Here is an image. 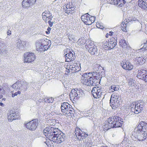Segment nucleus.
<instances>
[{"label": "nucleus", "mask_w": 147, "mask_h": 147, "mask_svg": "<svg viewBox=\"0 0 147 147\" xmlns=\"http://www.w3.org/2000/svg\"><path fill=\"white\" fill-rule=\"evenodd\" d=\"M7 35H9L11 34V31L10 30H8L7 32Z\"/></svg>", "instance_id": "obj_56"}, {"label": "nucleus", "mask_w": 147, "mask_h": 147, "mask_svg": "<svg viewBox=\"0 0 147 147\" xmlns=\"http://www.w3.org/2000/svg\"><path fill=\"white\" fill-rule=\"evenodd\" d=\"M120 117L116 116L108 119V121L111 123L112 128L121 127L123 124V121L121 120Z\"/></svg>", "instance_id": "obj_2"}, {"label": "nucleus", "mask_w": 147, "mask_h": 147, "mask_svg": "<svg viewBox=\"0 0 147 147\" xmlns=\"http://www.w3.org/2000/svg\"><path fill=\"white\" fill-rule=\"evenodd\" d=\"M102 128L104 131L107 130L109 129L112 128V126L111 123L108 121V120L106 122L105 124L103 125Z\"/></svg>", "instance_id": "obj_27"}, {"label": "nucleus", "mask_w": 147, "mask_h": 147, "mask_svg": "<svg viewBox=\"0 0 147 147\" xmlns=\"http://www.w3.org/2000/svg\"><path fill=\"white\" fill-rule=\"evenodd\" d=\"M82 21L86 25H90L93 23L95 20V18L93 17H90L88 13H86L82 16L81 17Z\"/></svg>", "instance_id": "obj_7"}, {"label": "nucleus", "mask_w": 147, "mask_h": 147, "mask_svg": "<svg viewBox=\"0 0 147 147\" xmlns=\"http://www.w3.org/2000/svg\"><path fill=\"white\" fill-rule=\"evenodd\" d=\"M0 105L1 106H3V104L1 102H0Z\"/></svg>", "instance_id": "obj_60"}, {"label": "nucleus", "mask_w": 147, "mask_h": 147, "mask_svg": "<svg viewBox=\"0 0 147 147\" xmlns=\"http://www.w3.org/2000/svg\"><path fill=\"white\" fill-rule=\"evenodd\" d=\"M108 35H109V34H107L106 35V37L107 38L108 37Z\"/></svg>", "instance_id": "obj_64"}, {"label": "nucleus", "mask_w": 147, "mask_h": 147, "mask_svg": "<svg viewBox=\"0 0 147 147\" xmlns=\"http://www.w3.org/2000/svg\"><path fill=\"white\" fill-rule=\"evenodd\" d=\"M142 127V126L139 124L137 127L134 129L133 132H137L142 131L143 128Z\"/></svg>", "instance_id": "obj_35"}, {"label": "nucleus", "mask_w": 147, "mask_h": 147, "mask_svg": "<svg viewBox=\"0 0 147 147\" xmlns=\"http://www.w3.org/2000/svg\"><path fill=\"white\" fill-rule=\"evenodd\" d=\"M143 45H141V46H142V48H141V49H143L144 50H147V43L146 42V43H144Z\"/></svg>", "instance_id": "obj_42"}, {"label": "nucleus", "mask_w": 147, "mask_h": 147, "mask_svg": "<svg viewBox=\"0 0 147 147\" xmlns=\"http://www.w3.org/2000/svg\"><path fill=\"white\" fill-rule=\"evenodd\" d=\"M86 43V47L88 49V52L92 55H97V50L96 46L94 45L91 42L87 45Z\"/></svg>", "instance_id": "obj_10"}, {"label": "nucleus", "mask_w": 147, "mask_h": 147, "mask_svg": "<svg viewBox=\"0 0 147 147\" xmlns=\"http://www.w3.org/2000/svg\"><path fill=\"white\" fill-rule=\"evenodd\" d=\"M66 10V12L67 13H72L74 12V7H71L67 8Z\"/></svg>", "instance_id": "obj_36"}, {"label": "nucleus", "mask_w": 147, "mask_h": 147, "mask_svg": "<svg viewBox=\"0 0 147 147\" xmlns=\"http://www.w3.org/2000/svg\"><path fill=\"white\" fill-rule=\"evenodd\" d=\"M69 40H71L74 38V36L72 35H69Z\"/></svg>", "instance_id": "obj_50"}, {"label": "nucleus", "mask_w": 147, "mask_h": 147, "mask_svg": "<svg viewBox=\"0 0 147 147\" xmlns=\"http://www.w3.org/2000/svg\"><path fill=\"white\" fill-rule=\"evenodd\" d=\"M20 82L19 81H17L15 83L12 85V87L14 89H18L20 85L19 86V84H20Z\"/></svg>", "instance_id": "obj_37"}, {"label": "nucleus", "mask_w": 147, "mask_h": 147, "mask_svg": "<svg viewBox=\"0 0 147 147\" xmlns=\"http://www.w3.org/2000/svg\"><path fill=\"white\" fill-rule=\"evenodd\" d=\"M83 94V92L82 89L76 88L72 89L70 93V98L72 99H74L79 98L82 96Z\"/></svg>", "instance_id": "obj_4"}, {"label": "nucleus", "mask_w": 147, "mask_h": 147, "mask_svg": "<svg viewBox=\"0 0 147 147\" xmlns=\"http://www.w3.org/2000/svg\"><path fill=\"white\" fill-rule=\"evenodd\" d=\"M138 2L140 7L144 9H147V0H138Z\"/></svg>", "instance_id": "obj_25"}, {"label": "nucleus", "mask_w": 147, "mask_h": 147, "mask_svg": "<svg viewBox=\"0 0 147 147\" xmlns=\"http://www.w3.org/2000/svg\"><path fill=\"white\" fill-rule=\"evenodd\" d=\"M36 1V0H23L22 2V5L24 7H29L34 4Z\"/></svg>", "instance_id": "obj_18"}, {"label": "nucleus", "mask_w": 147, "mask_h": 147, "mask_svg": "<svg viewBox=\"0 0 147 147\" xmlns=\"http://www.w3.org/2000/svg\"><path fill=\"white\" fill-rule=\"evenodd\" d=\"M15 96V95L14 94V93H12V97H14Z\"/></svg>", "instance_id": "obj_59"}, {"label": "nucleus", "mask_w": 147, "mask_h": 147, "mask_svg": "<svg viewBox=\"0 0 147 147\" xmlns=\"http://www.w3.org/2000/svg\"><path fill=\"white\" fill-rule=\"evenodd\" d=\"M81 69L80 64L79 62L74 63L72 65L69 67V70L73 73H76L80 71Z\"/></svg>", "instance_id": "obj_14"}, {"label": "nucleus", "mask_w": 147, "mask_h": 147, "mask_svg": "<svg viewBox=\"0 0 147 147\" xmlns=\"http://www.w3.org/2000/svg\"><path fill=\"white\" fill-rule=\"evenodd\" d=\"M90 113V112L89 111H88L87 113H84V116L85 117H89V119L91 120L92 119H91L92 117L90 118V117H91V116H92V114L91 113Z\"/></svg>", "instance_id": "obj_40"}, {"label": "nucleus", "mask_w": 147, "mask_h": 147, "mask_svg": "<svg viewBox=\"0 0 147 147\" xmlns=\"http://www.w3.org/2000/svg\"><path fill=\"white\" fill-rule=\"evenodd\" d=\"M44 101V99H40L36 101V103L37 104H39L40 102Z\"/></svg>", "instance_id": "obj_51"}, {"label": "nucleus", "mask_w": 147, "mask_h": 147, "mask_svg": "<svg viewBox=\"0 0 147 147\" xmlns=\"http://www.w3.org/2000/svg\"><path fill=\"white\" fill-rule=\"evenodd\" d=\"M75 133L76 137L79 140L83 139L88 136V135L85 132L78 128L76 129Z\"/></svg>", "instance_id": "obj_8"}, {"label": "nucleus", "mask_w": 147, "mask_h": 147, "mask_svg": "<svg viewBox=\"0 0 147 147\" xmlns=\"http://www.w3.org/2000/svg\"><path fill=\"white\" fill-rule=\"evenodd\" d=\"M131 18L130 17V18H129V19H128V20H129V21H131Z\"/></svg>", "instance_id": "obj_62"}, {"label": "nucleus", "mask_w": 147, "mask_h": 147, "mask_svg": "<svg viewBox=\"0 0 147 147\" xmlns=\"http://www.w3.org/2000/svg\"><path fill=\"white\" fill-rule=\"evenodd\" d=\"M132 134L131 137L135 141L136 140V139L140 141H143L145 139V138H144L141 131L137 132H132Z\"/></svg>", "instance_id": "obj_13"}, {"label": "nucleus", "mask_w": 147, "mask_h": 147, "mask_svg": "<svg viewBox=\"0 0 147 147\" xmlns=\"http://www.w3.org/2000/svg\"><path fill=\"white\" fill-rule=\"evenodd\" d=\"M47 18H48V20H52V19L53 18V16H52V15L51 14H50L48 16L46 17Z\"/></svg>", "instance_id": "obj_49"}, {"label": "nucleus", "mask_w": 147, "mask_h": 147, "mask_svg": "<svg viewBox=\"0 0 147 147\" xmlns=\"http://www.w3.org/2000/svg\"><path fill=\"white\" fill-rule=\"evenodd\" d=\"M111 100L118 104L119 106L121 103L120 96L117 94H113L112 95Z\"/></svg>", "instance_id": "obj_21"}, {"label": "nucleus", "mask_w": 147, "mask_h": 147, "mask_svg": "<svg viewBox=\"0 0 147 147\" xmlns=\"http://www.w3.org/2000/svg\"><path fill=\"white\" fill-rule=\"evenodd\" d=\"M64 55L66 61L70 62L75 59V56L74 52L70 51L69 49H67L65 50Z\"/></svg>", "instance_id": "obj_5"}, {"label": "nucleus", "mask_w": 147, "mask_h": 147, "mask_svg": "<svg viewBox=\"0 0 147 147\" xmlns=\"http://www.w3.org/2000/svg\"><path fill=\"white\" fill-rule=\"evenodd\" d=\"M121 65L124 69L128 70H130L133 68V65L127 61L126 62H122L121 63Z\"/></svg>", "instance_id": "obj_20"}, {"label": "nucleus", "mask_w": 147, "mask_h": 147, "mask_svg": "<svg viewBox=\"0 0 147 147\" xmlns=\"http://www.w3.org/2000/svg\"><path fill=\"white\" fill-rule=\"evenodd\" d=\"M25 62H32L35 59V56L33 53L28 52L24 54Z\"/></svg>", "instance_id": "obj_12"}, {"label": "nucleus", "mask_w": 147, "mask_h": 147, "mask_svg": "<svg viewBox=\"0 0 147 147\" xmlns=\"http://www.w3.org/2000/svg\"><path fill=\"white\" fill-rule=\"evenodd\" d=\"M74 110L72 108V109H70V110L69 109V111L68 110L66 112H65L64 114H65L67 115L68 116H71L72 117L74 115Z\"/></svg>", "instance_id": "obj_33"}, {"label": "nucleus", "mask_w": 147, "mask_h": 147, "mask_svg": "<svg viewBox=\"0 0 147 147\" xmlns=\"http://www.w3.org/2000/svg\"><path fill=\"white\" fill-rule=\"evenodd\" d=\"M29 84H30L26 82H23L21 83L20 87H19L18 89L21 91H25L28 87V86H30Z\"/></svg>", "instance_id": "obj_24"}, {"label": "nucleus", "mask_w": 147, "mask_h": 147, "mask_svg": "<svg viewBox=\"0 0 147 147\" xmlns=\"http://www.w3.org/2000/svg\"><path fill=\"white\" fill-rule=\"evenodd\" d=\"M49 48V46H48V45H44L43 48V51L47 50Z\"/></svg>", "instance_id": "obj_46"}, {"label": "nucleus", "mask_w": 147, "mask_h": 147, "mask_svg": "<svg viewBox=\"0 0 147 147\" xmlns=\"http://www.w3.org/2000/svg\"><path fill=\"white\" fill-rule=\"evenodd\" d=\"M111 89L113 90L112 91H117L119 89L118 87L116 86L115 85H113L111 86Z\"/></svg>", "instance_id": "obj_41"}, {"label": "nucleus", "mask_w": 147, "mask_h": 147, "mask_svg": "<svg viewBox=\"0 0 147 147\" xmlns=\"http://www.w3.org/2000/svg\"><path fill=\"white\" fill-rule=\"evenodd\" d=\"M96 25V26L98 28H100L101 29H103V28H104L103 26L102 25H101V24L100 23L97 24Z\"/></svg>", "instance_id": "obj_47"}, {"label": "nucleus", "mask_w": 147, "mask_h": 147, "mask_svg": "<svg viewBox=\"0 0 147 147\" xmlns=\"http://www.w3.org/2000/svg\"><path fill=\"white\" fill-rule=\"evenodd\" d=\"M16 43L15 46L17 48L19 49H22L23 48L24 45H25V42L22 41L20 40H17L16 41Z\"/></svg>", "instance_id": "obj_26"}, {"label": "nucleus", "mask_w": 147, "mask_h": 147, "mask_svg": "<svg viewBox=\"0 0 147 147\" xmlns=\"http://www.w3.org/2000/svg\"><path fill=\"white\" fill-rule=\"evenodd\" d=\"M45 42V41L44 40H42V42L37 41L36 42V48L37 51L40 52L43 51V48L44 45L43 43H44Z\"/></svg>", "instance_id": "obj_22"}, {"label": "nucleus", "mask_w": 147, "mask_h": 147, "mask_svg": "<svg viewBox=\"0 0 147 147\" xmlns=\"http://www.w3.org/2000/svg\"><path fill=\"white\" fill-rule=\"evenodd\" d=\"M136 20H137V18H135L134 17H131V20L132 21H135Z\"/></svg>", "instance_id": "obj_55"}, {"label": "nucleus", "mask_w": 147, "mask_h": 147, "mask_svg": "<svg viewBox=\"0 0 147 147\" xmlns=\"http://www.w3.org/2000/svg\"><path fill=\"white\" fill-rule=\"evenodd\" d=\"M137 77L139 79L147 82V71L144 70H138Z\"/></svg>", "instance_id": "obj_15"}, {"label": "nucleus", "mask_w": 147, "mask_h": 147, "mask_svg": "<svg viewBox=\"0 0 147 147\" xmlns=\"http://www.w3.org/2000/svg\"><path fill=\"white\" fill-rule=\"evenodd\" d=\"M103 90L100 87H95L92 88L91 92L94 98H98L100 97Z\"/></svg>", "instance_id": "obj_11"}, {"label": "nucleus", "mask_w": 147, "mask_h": 147, "mask_svg": "<svg viewBox=\"0 0 147 147\" xmlns=\"http://www.w3.org/2000/svg\"><path fill=\"white\" fill-rule=\"evenodd\" d=\"M53 136L51 139V141L53 142H56L57 143H61L63 142L65 139V135L62 133L60 132L57 136Z\"/></svg>", "instance_id": "obj_6"}, {"label": "nucleus", "mask_w": 147, "mask_h": 147, "mask_svg": "<svg viewBox=\"0 0 147 147\" xmlns=\"http://www.w3.org/2000/svg\"><path fill=\"white\" fill-rule=\"evenodd\" d=\"M108 42L106 41L104 42V44L103 45V48L105 50H107L109 49V48L108 45Z\"/></svg>", "instance_id": "obj_39"}, {"label": "nucleus", "mask_w": 147, "mask_h": 147, "mask_svg": "<svg viewBox=\"0 0 147 147\" xmlns=\"http://www.w3.org/2000/svg\"><path fill=\"white\" fill-rule=\"evenodd\" d=\"M139 124L142 126L143 131L147 129V123H146L143 121H141L140 123Z\"/></svg>", "instance_id": "obj_31"}, {"label": "nucleus", "mask_w": 147, "mask_h": 147, "mask_svg": "<svg viewBox=\"0 0 147 147\" xmlns=\"http://www.w3.org/2000/svg\"><path fill=\"white\" fill-rule=\"evenodd\" d=\"M119 43L121 46L125 48L127 47V44L126 41L124 40H122L120 41Z\"/></svg>", "instance_id": "obj_34"}, {"label": "nucleus", "mask_w": 147, "mask_h": 147, "mask_svg": "<svg viewBox=\"0 0 147 147\" xmlns=\"http://www.w3.org/2000/svg\"><path fill=\"white\" fill-rule=\"evenodd\" d=\"M44 20L45 21V22H47L48 21V18H46L45 20Z\"/></svg>", "instance_id": "obj_61"}, {"label": "nucleus", "mask_w": 147, "mask_h": 147, "mask_svg": "<svg viewBox=\"0 0 147 147\" xmlns=\"http://www.w3.org/2000/svg\"><path fill=\"white\" fill-rule=\"evenodd\" d=\"M61 111L64 113L69 109H72V107L67 102H63L61 105Z\"/></svg>", "instance_id": "obj_19"}, {"label": "nucleus", "mask_w": 147, "mask_h": 147, "mask_svg": "<svg viewBox=\"0 0 147 147\" xmlns=\"http://www.w3.org/2000/svg\"><path fill=\"white\" fill-rule=\"evenodd\" d=\"M52 131V133H53V135L51 136V137H52L53 136H57L61 132L60 130L58 128H54V127H53Z\"/></svg>", "instance_id": "obj_28"}, {"label": "nucleus", "mask_w": 147, "mask_h": 147, "mask_svg": "<svg viewBox=\"0 0 147 147\" xmlns=\"http://www.w3.org/2000/svg\"><path fill=\"white\" fill-rule=\"evenodd\" d=\"M117 40L115 38H111L109 42H108L107 44L109 49L114 48L117 45Z\"/></svg>", "instance_id": "obj_23"}, {"label": "nucleus", "mask_w": 147, "mask_h": 147, "mask_svg": "<svg viewBox=\"0 0 147 147\" xmlns=\"http://www.w3.org/2000/svg\"><path fill=\"white\" fill-rule=\"evenodd\" d=\"M4 90L3 89V88L0 86V93H2L3 92Z\"/></svg>", "instance_id": "obj_54"}, {"label": "nucleus", "mask_w": 147, "mask_h": 147, "mask_svg": "<svg viewBox=\"0 0 147 147\" xmlns=\"http://www.w3.org/2000/svg\"><path fill=\"white\" fill-rule=\"evenodd\" d=\"M51 29V28H50L48 27L47 29V31H46V34H49L50 33V31Z\"/></svg>", "instance_id": "obj_52"}, {"label": "nucleus", "mask_w": 147, "mask_h": 147, "mask_svg": "<svg viewBox=\"0 0 147 147\" xmlns=\"http://www.w3.org/2000/svg\"><path fill=\"white\" fill-rule=\"evenodd\" d=\"M50 14H51L50 12L48 10H46L42 14V18L43 20H45L47 18L46 17L48 16Z\"/></svg>", "instance_id": "obj_30"}, {"label": "nucleus", "mask_w": 147, "mask_h": 147, "mask_svg": "<svg viewBox=\"0 0 147 147\" xmlns=\"http://www.w3.org/2000/svg\"><path fill=\"white\" fill-rule=\"evenodd\" d=\"M126 26V24H122L121 25V29L123 31L125 32L126 31V29L125 28Z\"/></svg>", "instance_id": "obj_43"}, {"label": "nucleus", "mask_w": 147, "mask_h": 147, "mask_svg": "<svg viewBox=\"0 0 147 147\" xmlns=\"http://www.w3.org/2000/svg\"><path fill=\"white\" fill-rule=\"evenodd\" d=\"M110 105L111 106L113 109H115L116 108L119 107L118 104L117 103H116L115 102L113 101L112 100H111V99L110 100Z\"/></svg>", "instance_id": "obj_29"}, {"label": "nucleus", "mask_w": 147, "mask_h": 147, "mask_svg": "<svg viewBox=\"0 0 147 147\" xmlns=\"http://www.w3.org/2000/svg\"><path fill=\"white\" fill-rule=\"evenodd\" d=\"M48 23L49 26L50 27H52L53 26L54 22L53 21H51V20H49L48 21Z\"/></svg>", "instance_id": "obj_48"}, {"label": "nucleus", "mask_w": 147, "mask_h": 147, "mask_svg": "<svg viewBox=\"0 0 147 147\" xmlns=\"http://www.w3.org/2000/svg\"><path fill=\"white\" fill-rule=\"evenodd\" d=\"M8 115V119L9 121H11L13 120L20 118L19 115L14 111L11 110Z\"/></svg>", "instance_id": "obj_16"}, {"label": "nucleus", "mask_w": 147, "mask_h": 147, "mask_svg": "<svg viewBox=\"0 0 147 147\" xmlns=\"http://www.w3.org/2000/svg\"><path fill=\"white\" fill-rule=\"evenodd\" d=\"M20 91H21L20 90V91H18V92L15 93L14 94L15 96H17L18 94H20L21 93Z\"/></svg>", "instance_id": "obj_53"}, {"label": "nucleus", "mask_w": 147, "mask_h": 147, "mask_svg": "<svg viewBox=\"0 0 147 147\" xmlns=\"http://www.w3.org/2000/svg\"><path fill=\"white\" fill-rule=\"evenodd\" d=\"M144 104V101L139 100L137 104H135L134 108H133V106H134V105H131V110H134V113L135 114H138L141 112V111L143 110Z\"/></svg>", "instance_id": "obj_3"}, {"label": "nucleus", "mask_w": 147, "mask_h": 147, "mask_svg": "<svg viewBox=\"0 0 147 147\" xmlns=\"http://www.w3.org/2000/svg\"><path fill=\"white\" fill-rule=\"evenodd\" d=\"M3 86L4 87L6 88L7 87V84L6 83H5L3 84Z\"/></svg>", "instance_id": "obj_57"}, {"label": "nucleus", "mask_w": 147, "mask_h": 147, "mask_svg": "<svg viewBox=\"0 0 147 147\" xmlns=\"http://www.w3.org/2000/svg\"><path fill=\"white\" fill-rule=\"evenodd\" d=\"M113 33V32H109V35L110 36H111L112 35Z\"/></svg>", "instance_id": "obj_58"}, {"label": "nucleus", "mask_w": 147, "mask_h": 147, "mask_svg": "<svg viewBox=\"0 0 147 147\" xmlns=\"http://www.w3.org/2000/svg\"><path fill=\"white\" fill-rule=\"evenodd\" d=\"M52 127H49L45 128L43 130V133L45 136H47L51 141V139H52V137H51V136L53 135V133H52Z\"/></svg>", "instance_id": "obj_17"}, {"label": "nucleus", "mask_w": 147, "mask_h": 147, "mask_svg": "<svg viewBox=\"0 0 147 147\" xmlns=\"http://www.w3.org/2000/svg\"><path fill=\"white\" fill-rule=\"evenodd\" d=\"M38 121L37 119H34L27 123L26 125V127L30 130H34L38 125Z\"/></svg>", "instance_id": "obj_9"}, {"label": "nucleus", "mask_w": 147, "mask_h": 147, "mask_svg": "<svg viewBox=\"0 0 147 147\" xmlns=\"http://www.w3.org/2000/svg\"><path fill=\"white\" fill-rule=\"evenodd\" d=\"M0 40L1 38H0ZM6 45V43L5 42L3 41L0 40V46L1 47H3Z\"/></svg>", "instance_id": "obj_44"}, {"label": "nucleus", "mask_w": 147, "mask_h": 147, "mask_svg": "<svg viewBox=\"0 0 147 147\" xmlns=\"http://www.w3.org/2000/svg\"><path fill=\"white\" fill-rule=\"evenodd\" d=\"M138 61H140V62H141V63H142L143 62H144L145 60L143 57H138ZM139 62H140L139 61Z\"/></svg>", "instance_id": "obj_45"}, {"label": "nucleus", "mask_w": 147, "mask_h": 147, "mask_svg": "<svg viewBox=\"0 0 147 147\" xmlns=\"http://www.w3.org/2000/svg\"><path fill=\"white\" fill-rule=\"evenodd\" d=\"M54 100V99L52 98H46L44 99V102L48 103H52Z\"/></svg>", "instance_id": "obj_38"}, {"label": "nucleus", "mask_w": 147, "mask_h": 147, "mask_svg": "<svg viewBox=\"0 0 147 147\" xmlns=\"http://www.w3.org/2000/svg\"><path fill=\"white\" fill-rule=\"evenodd\" d=\"M95 74L94 72H93V74L90 72L84 74L82 77L83 84L89 86L96 85L97 80L94 77L96 76H93Z\"/></svg>", "instance_id": "obj_1"}, {"label": "nucleus", "mask_w": 147, "mask_h": 147, "mask_svg": "<svg viewBox=\"0 0 147 147\" xmlns=\"http://www.w3.org/2000/svg\"><path fill=\"white\" fill-rule=\"evenodd\" d=\"M3 97V95L1 94H0V98H1Z\"/></svg>", "instance_id": "obj_63"}, {"label": "nucleus", "mask_w": 147, "mask_h": 147, "mask_svg": "<svg viewBox=\"0 0 147 147\" xmlns=\"http://www.w3.org/2000/svg\"><path fill=\"white\" fill-rule=\"evenodd\" d=\"M129 85L130 86H133L135 85L136 81L133 79H129L128 82Z\"/></svg>", "instance_id": "obj_32"}]
</instances>
